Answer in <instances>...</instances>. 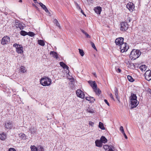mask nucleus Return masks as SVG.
I'll return each instance as SVG.
<instances>
[{
  "mask_svg": "<svg viewBox=\"0 0 151 151\" xmlns=\"http://www.w3.org/2000/svg\"><path fill=\"white\" fill-rule=\"evenodd\" d=\"M95 101V99L92 97H91V102H93Z\"/></svg>",
  "mask_w": 151,
  "mask_h": 151,
  "instance_id": "obj_40",
  "label": "nucleus"
},
{
  "mask_svg": "<svg viewBox=\"0 0 151 151\" xmlns=\"http://www.w3.org/2000/svg\"><path fill=\"white\" fill-rule=\"evenodd\" d=\"M122 134H123L124 136V137L126 139H127V136L126 135V134L124 132Z\"/></svg>",
  "mask_w": 151,
  "mask_h": 151,
  "instance_id": "obj_50",
  "label": "nucleus"
},
{
  "mask_svg": "<svg viewBox=\"0 0 151 151\" xmlns=\"http://www.w3.org/2000/svg\"><path fill=\"white\" fill-rule=\"evenodd\" d=\"M101 141L102 142V143H105L107 142V140L106 138V137L104 136H102L101 137L100 139Z\"/></svg>",
  "mask_w": 151,
  "mask_h": 151,
  "instance_id": "obj_24",
  "label": "nucleus"
},
{
  "mask_svg": "<svg viewBox=\"0 0 151 151\" xmlns=\"http://www.w3.org/2000/svg\"><path fill=\"white\" fill-rule=\"evenodd\" d=\"M127 7L130 11H132L134 8V4L131 2H129L127 5Z\"/></svg>",
  "mask_w": 151,
  "mask_h": 151,
  "instance_id": "obj_11",
  "label": "nucleus"
},
{
  "mask_svg": "<svg viewBox=\"0 0 151 151\" xmlns=\"http://www.w3.org/2000/svg\"><path fill=\"white\" fill-rule=\"evenodd\" d=\"M30 148L32 151H37L38 150V149L35 145L31 146Z\"/></svg>",
  "mask_w": 151,
  "mask_h": 151,
  "instance_id": "obj_30",
  "label": "nucleus"
},
{
  "mask_svg": "<svg viewBox=\"0 0 151 151\" xmlns=\"http://www.w3.org/2000/svg\"><path fill=\"white\" fill-rule=\"evenodd\" d=\"M120 49L121 52H126L129 48V46L126 43H124L120 46Z\"/></svg>",
  "mask_w": 151,
  "mask_h": 151,
  "instance_id": "obj_5",
  "label": "nucleus"
},
{
  "mask_svg": "<svg viewBox=\"0 0 151 151\" xmlns=\"http://www.w3.org/2000/svg\"><path fill=\"white\" fill-rule=\"evenodd\" d=\"M99 127L101 129L104 130L105 129L103 124L101 122H99Z\"/></svg>",
  "mask_w": 151,
  "mask_h": 151,
  "instance_id": "obj_26",
  "label": "nucleus"
},
{
  "mask_svg": "<svg viewBox=\"0 0 151 151\" xmlns=\"http://www.w3.org/2000/svg\"><path fill=\"white\" fill-rule=\"evenodd\" d=\"M131 20V19L129 16L126 17L125 18V20L126 22H126L127 23H129L130 22Z\"/></svg>",
  "mask_w": 151,
  "mask_h": 151,
  "instance_id": "obj_27",
  "label": "nucleus"
},
{
  "mask_svg": "<svg viewBox=\"0 0 151 151\" xmlns=\"http://www.w3.org/2000/svg\"><path fill=\"white\" fill-rule=\"evenodd\" d=\"M91 86L93 89V91L95 92L96 94L99 95L101 93V91L99 88H97V85L95 81H89L88 82Z\"/></svg>",
  "mask_w": 151,
  "mask_h": 151,
  "instance_id": "obj_3",
  "label": "nucleus"
},
{
  "mask_svg": "<svg viewBox=\"0 0 151 151\" xmlns=\"http://www.w3.org/2000/svg\"><path fill=\"white\" fill-rule=\"evenodd\" d=\"M149 92L150 93H151V89H150L149 91Z\"/></svg>",
  "mask_w": 151,
  "mask_h": 151,
  "instance_id": "obj_62",
  "label": "nucleus"
},
{
  "mask_svg": "<svg viewBox=\"0 0 151 151\" xmlns=\"http://www.w3.org/2000/svg\"><path fill=\"white\" fill-rule=\"evenodd\" d=\"M40 83L43 86H49L51 84V80L49 78L44 76L40 80Z\"/></svg>",
  "mask_w": 151,
  "mask_h": 151,
  "instance_id": "obj_2",
  "label": "nucleus"
},
{
  "mask_svg": "<svg viewBox=\"0 0 151 151\" xmlns=\"http://www.w3.org/2000/svg\"><path fill=\"white\" fill-rule=\"evenodd\" d=\"M130 102L131 103V109L136 107L139 104V102L137 100L134 101H130Z\"/></svg>",
  "mask_w": 151,
  "mask_h": 151,
  "instance_id": "obj_10",
  "label": "nucleus"
},
{
  "mask_svg": "<svg viewBox=\"0 0 151 151\" xmlns=\"http://www.w3.org/2000/svg\"><path fill=\"white\" fill-rule=\"evenodd\" d=\"M130 101H136L137 100V96L136 94L132 93L131 96L129 97Z\"/></svg>",
  "mask_w": 151,
  "mask_h": 151,
  "instance_id": "obj_18",
  "label": "nucleus"
},
{
  "mask_svg": "<svg viewBox=\"0 0 151 151\" xmlns=\"http://www.w3.org/2000/svg\"><path fill=\"white\" fill-rule=\"evenodd\" d=\"M88 1H92V0H87Z\"/></svg>",
  "mask_w": 151,
  "mask_h": 151,
  "instance_id": "obj_59",
  "label": "nucleus"
},
{
  "mask_svg": "<svg viewBox=\"0 0 151 151\" xmlns=\"http://www.w3.org/2000/svg\"><path fill=\"white\" fill-rule=\"evenodd\" d=\"M89 124L90 125L93 126L94 124V123L90 121L89 122Z\"/></svg>",
  "mask_w": 151,
  "mask_h": 151,
  "instance_id": "obj_46",
  "label": "nucleus"
},
{
  "mask_svg": "<svg viewBox=\"0 0 151 151\" xmlns=\"http://www.w3.org/2000/svg\"><path fill=\"white\" fill-rule=\"evenodd\" d=\"M104 101L107 104V105L108 106H110V104H109V103L108 102L107 100H106V99H105L104 100Z\"/></svg>",
  "mask_w": 151,
  "mask_h": 151,
  "instance_id": "obj_42",
  "label": "nucleus"
},
{
  "mask_svg": "<svg viewBox=\"0 0 151 151\" xmlns=\"http://www.w3.org/2000/svg\"><path fill=\"white\" fill-rule=\"evenodd\" d=\"M22 135H23V134H22ZM23 135L24 136V135H25V134H23Z\"/></svg>",
  "mask_w": 151,
  "mask_h": 151,
  "instance_id": "obj_63",
  "label": "nucleus"
},
{
  "mask_svg": "<svg viewBox=\"0 0 151 151\" xmlns=\"http://www.w3.org/2000/svg\"><path fill=\"white\" fill-rule=\"evenodd\" d=\"M6 138V136L4 133L3 132L1 134H0V139L2 140H4Z\"/></svg>",
  "mask_w": 151,
  "mask_h": 151,
  "instance_id": "obj_22",
  "label": "nucleus"
},
{
  "mask_svg": "<svg viewBox=\"0 0 151 151\" xmlns=\"http://www.w3.org/2000/svg\"><path fill=\"white\" fill-rule=\"evenodd\" d=\"M76 6V8L78 10L79 9H81V8L80 7L78 4L76 2H74Z\"/></svg>",
  "mask_w": 151,
  "mask_h": 151,
  "instance_id": "obj_37",
  "label": "nucleus"
},
{
  "mask_svg": "<svg viewBox=\"0 0 151 151\" xmlns=\"http://www.w3.org/2000/svg\"><path fill=\"white\" fill-rule=\"evenodd\" d=\"M23 48L21 45H19L16 49V52L19 54H22L23 52Z\"/></svg>",
  "mask_w": 151,
  "mask_h": 151,
  "instance_id": "obj_12",
  "label": "nucleus"
},
{
  "mask_svg": "<svg viewBox=\"0 0 151 151\" xmlns=\"http://www.w3.org/2000/svg\"><path fill=\"white\" fill-rule=\"evenodd\" d=\"M20 70L21 72L24 73L26 70H25V67L22 66L20 68Z\"/></svg>",
  "mask_w": 151,
  "mask_h": 151,
  "instance_id": "obj_32",
  "label": "nucleus"
},
{
  "mask_svg": "<svg viewBox=\"0 0 151 151\" xmlns=\"http://www.w3.org/2000/svg\"><path fill=\"white\" fill-rule=\"evenodd\" d=\"M141 52L138 50L133 49L130 54V58L132 60H134L137 58L140 55Z\"/></svg>",
  "mask_w": 151,
  "mask_h": 151,
  "instance_id": "obj_1",
  "label": "nucleus"
},
{
  "mask_svg": "<svg viewBox=\"0 0 151 151\" xmlns=\"http://www.w3.org/2000/svg\"><path fill=\"white\" fill-rule=\"evenodd\" d=\"M27 35L31 37H33L35 35V34L32 32H27Z\"/></svg>",
  "mask_w": 151,
  "mask_h": 151,
  "instance_id": "obj_36",
  "label": "nucleus"
},
{
  "mask_svg": "<svg viewBox=\"0 0 151 151\" xmlns=\"http://www.w3.org/2000/svg\"><path fill=\"white\" fill-rule=\"evenodd\" d=\"M58 22V20L56 19H55L54 20V22L55 24H56Z\"/></svg>",
  "mask_w": 151,
  "mask_h": 151,
  "instance_id": "obj_52",
  "label": "nucleus"
},
{
  "mask_svg": "<svg viewBox=\"0 0 151 151\" xmlns=\"http://www.w3.org/2000/svg\"><path fill=\"white\" fill-rule=\"evenodd\" d=\"M19 45V44H18L17 43H15L13 45V46L15 47L16 49V48L18 47V46Z\"/></svg>",
  "mask_w": 151,
  "mask_h": 151,
  "instance_id": "obj_45",
  "label": "nucleus"
},
{
  "mask_svg": "<svg viewBox=\"0 0 151 151\" xmlns=\"http://www.w3.org/2000/svg\"><path fill=\"white\" fill-rule=\"evenodd\" d=\"M10 37L7 35H6L3 37L1 41V44L3 45H7L10 42Z\"/></svg>",
  "mask_w": 151,
  "mask_h": 151,
  "instance_id": "obj_4",
  "label": "nucleus"
},
{
  "mask_svg": "<svg viewBox=\"0 0 151 151\" xmlns=\"http://www.w3.org/2000/svg\"><path fill=\"white\" fill-rule=\"evenodd\" d=\"M78 50H79V53H80V55L81 56H83V55L84 54V53L83 50H81V49H79Z\"/></svg>",
  "mask_w": 151,
  "mask_h": 151,
  "instance_id": "obj_33",
  "label": "nucleus"
},
{
  "mask_svg": "<svg viewBox=\"0 0 151 151\" xmlns=\"http://www.w3.org/2000/svg\"><path fill=\"white\" fill-rule=\"evenodd\" d=\"M20 34L23 36H25L27 35V32L24 30H22L20 32Z\"/></svg>",
  "mask_w": 151,
  "mask_h": 151,
  "instance_id": "obj_31",
  "label": "nucleus"
},
{
  "mask_svg": "<svg viewBox=\"0 0 151 151\" xmlns=\"http://www.w3.org/2000/svg\"><path fill=\"white\" fill-rule=\"evenodd\" d=\"M17 23H18V22H16V25L17 28H19L21 30L23 29H24L25 26V25L22 22L19 23L18 24Z\"/></svg>",
  "mask_w": 151,
  "mask_h": 151,
  "instance_id": "obj_13",
  "label": "nucleus"
},
{
  "mask_svg": "<svg viewBox=\"0 0 151 151\" xmlns=\"http://www.w3.org/2000/svg\"><path fill=\"white\" fill-rule=\"evenodd\" d=\"M114 91L115 93V95L116 96L119 95L118 94V90L116 87H115Z\"/></svg>",
  "mask_w": 151,
  "mask_h": 151,
  "instance_id": "obj_35",
  "label": "nucleus"
},
{
  "mask_svg": "<svg viewBox=\"0 0 151 151\" xmlns=\"http://www.w3.org/2000/svg\"><path fill=\"white\" fill-rule=\"evenodd\" d=\"M93 75L94 76H96V73H93Z\"/></svg>",
  "mask_w": 151,
  "mask_h": 151,
  "instance_id": "obj_60",
  "label": "nucleus"
},
{
  "mask_svg": "<svg viewBox=\"0 0 151 151\" xmlns=\"http://www.w3.org/2000/svg\"><path fill=\"white\" fill-rule=\"evenodd\" d=\"M120 130L122 133H123L124 132V130L123 127L122 126H121L120 127Z\"/></svg>",
  "mask_w": 151,
  "mask_h": 151,
  "instance_id": "obj_39",
  "label": "nucleus"
},
{
  "mask_svg": "<svg viewBox=\"0 0 151 151\" xmlns=\"http://www.w3.org/2000/svg\"><path fill=\"white\" fill-rule=\"evenodd\" d=\"M32 5L33 6H34L35 7V6H36L35 4H33Z\"/></svg>",
  "mask_w": 151,
  "mask_h": 151,
  "instance_id": "obj_57",
  "label": "nucleus"
},
{
  "mask_svg": "<svg viewBox=\"0 0 151 151\" xmlns=\"http://www.w3.org/2000/svg\"><path fill=\"white\" fill-rule=\"evenodd\" d=\"M50 54V55H52V56L56 59H58L59 58L58 54L55 52L51 51Z\"/></svg>",
  "mask_w": 151,
  "mask_h": 151,
  "instance_id": "obj_21",
  "label": "nucleus"
},
{
  "mask_svg": "<svg viewBox=\"0 0 151 151\" xmlns=\"http://www.w3.org/2000/svg\"><path fill=\"white\" fill-rule=\"evenodd\" d=\"M19 99H21V98L20 97H19Z\"/></svg>",
  "mask_w": 151,
  "mask_h": 151,
  "instance_id": "obj_64",
  "label": "nucleus"
},
{
  "mask_svg": "<svg viewBox=\"0 0 151 151\" xmlns=\"http://www.w3.org/2000/svg\"><path fill=\"white\" fill-rule=\"evenodd\" d=\"M104 148L105 150H108L106 151H114L112 149V148H113V147L112 146H110L107 145H104Z\"/></svg>",
  "mask_w": 151,
  "mask_h": 151,
  "instance_id": "obj_17",
  "label": "nucleus"
},
{
  "mask_svg": "<svg viewBox=\"0 0 151 151\" xmlns=\"http://www.w3.org/2000/svg\"><path fill=\"white\" fill-rule=\"evenodd\" d=\"M116 98L117 100L119 102H120V97H119V95H118L117 96H116Z\"/></svg>",
  "mask_w": 151,
  "mask_h": 151,
  "instance_id": "obj_48",
  "label": "nucleus"
},
{
  "mask_svg": "<svg viewBox=\"0 0 151 151\" xmlns=\"http://www.w3.org/2000/svg\"><path fill=\"white\" fill-rule=\"evenodd\" d=\"M5 127L8 129H10L12 128L13 124L12 122H6L4 124Z\"/></svg>",
  "mask_w": 151,
  "mask_h": 151,
  "instance_id": "obj_14",
  "label": "nucleus"
},
{
  "mask_svg": "<svg viewBox=\"0 0 151 151\" xmlns=\"http://www.w3.org/2000/svg\"><path fill=\"white\" fill-rule=\"evenodd\" d=\"M86 99L87 100L90 101L91 102V96L86 97Z\"/></svg>",
  "mask_w": 151,
  "mask_h": 151,
  "instance_id": "obj_47",
  "label": "nucleus"
},
{
  "mask_svg": "<svg viewBox=\"0 0 151 151\" xmlns=\"http://www.w3.org/2000/svg\"><path fill=\"white\" fill-rule=\"evenodd\" d=\"M35 7L37 10H39V8L36 6H35Z\"/></svg>",
  "mask_w": 151,
  "mask_h": 151,
  "instance_id": "obj_56",
  "label": "nucleus"
},
{
  "mask_svg": "<svg viewBox=\"0 0 151 151\" xmlns=\"http://www.w3.org/2000/svg\"><path fill=\"white\" fill-rule=\"evenodd\" d=\"M38 148L39 151H44V148L42 146L40 145L38 146Z\"/></svg>",
  "mask_w": 151,
  "mask_h": 151,
  "instance_id": "obj_34",
  "label": "nucleus"
},
{
  "mask_svg": "<svg viewBox=\"0 0 151 151\" xmlns=\"http://www.w3.org/2000/svg\"><path fill=\"white\" fill-rule=\"evenodd\" d=\"M84 35L86 36L87 38H90L91 37L86 32L84 34Z\"/></svg>",
  "mask_w": 151,
  "mask_h": 151,
  "instance_id": "obj_43",
  "label": "nucleus"
},
{
  "mask_svg": "<svg viewBox=\"0 0 151 151\" xmlns=\"http://www.w3.org/2000/svg\"><path fill=\"white\" fill-rule=\"evenodd\" d=\"M121 70L119 68H118L116 70V71L117 72L120 73L121 72Z\"/></svg>",
  "mask_w": 151,
  "mask_h": 151,
  "instance_id": "obj_51",
  "label": "nucleus"
},
{
  "mask_svg": "<svg viewBox=\"0 0 151 151\" xmlns=\"http://www.w3.org/2000/svg\"><path fill=\"white\" fill-rule=\"evenodd\" d=\"M81 31L84 34H85L86 32L84 30L82 29H81Z\"/></svg>",
  "mask_w": 151,
  "mask_h": 151,
  "instance_id": "obj_54",
  "label": "nucleus"
},
{
  "mask_svg": "<svg viewBox=\"0 0 151 151\" xmlns=\"http://www.w3.org/2000/svg\"><path fill=\"white\" fill-rule=\"evenodd\" d=\"M139 68L142 71H145L146 69L147 66L145 65H142L139 67Z\"/></svg>",
  "mask_w": 151,
  "mask_h": 151,
  "instance_id": "obj_25",
  "label": "nucleus"
},
{
  "mask_svg": "<svg viewBox=\"0 0 151 151\" xmlns=\"http://www.w3.org/2000/svg\"><path fill=\"white\" fill-rule=\"evenodd\" d=\"M38 44L41 46H44L45 45V43L43 40H39L38 41Z\"/></svg>",
  "mask_w": 151,
  "mask_h": 151,
  "instance_id": "obj_28",
  "label": "nucleus"
},
{
  "mask_svg": "<svg viewBox=\"0 0 151 151\" xmlns=\"http://www.w3.org/2000/svg\"><path fill=\"white\" fill-rule=\"evenodd\" d=\"M88 111L90 113H93V110H88Z\"/></svg>",
  "mask_w": 151,
  "mask_h": 151,
  "instance_id": "obj_55",
  "label": "nucleus"
},
{
  "mask_svg": "<svg viewBox=\"0 0 151 151\" xmlns=\"http://www.w3.org/2000/svg\"><path fill=\"white\" fill-rule=\"evenodd\" d=\"M79 10H80L81 11V12L82 14H83V15H85L84 14V13L83 11V10L81 8V9H78Z\"/></svg>",
  "mask_w": 151,
  "mask_h": 151,
  "instance_id": "obj_53",
  "label": "nucleus"
},
{
  "mask_svg": "<svg viewBox=\"0 0 151 151\" xmlns=\"http://www.w3.org/2000/svg\"><path fill=\"white\" fill-rule=\"evenodd\" d=\"M19 2H22V0H19Z\"/></svg>",
  "mask_w": 151,
  "mask_h": 151,
  "instance_id": "obj_58",
  "label": "nucleus"
},
{
  "mask_svg": "<svg viewBox=\"0 0 151 151\" xmlns=\"http://www.w3.org/2000/svg\"><path fill=\"white\" fill-rule=\"evenodd\" d=\"M127 77L128 81L131 82H132L134 81V80L132 76H128Z\"/></svg>",
  "mask_w": 151,
  "mask_h": 151,
  "instance_id": "obj_29",
  "label": "nucleus"
},
{
  "mask_svg": "<svg viewBox=\"0 0 151 151\" xmlns=\"http://www.w3.org/2000/svg\"><path fill=\"white\" fill-rule=\"evenodd\" d=\"M95 143L96 146L97 147H101L102 146V143L100 140H96L95 142Z\"/></svg>",
  "mask_w": 151,
  "mask_h": 151,
  "instance_id": "obj_20",
  "label": "nucleus"
},
{
  "mask_svg": "<svg viewBox=\"0 0 151 151\" xmlns=\"http://www.w3.org/2000/svg\"><path fill=\"white\" fill-rule=\"evenodd\" d=\"M94 10L96 14H100L102 10V8L100 6H97L95 7Z\"/></svg>",
  "mask_w": 151,
  "mask_h": 151,
  "instance_id": "obj_16",
  "label": "nucleus"
},
{
  "mask_svg": "<svg viewBox=\"0 0 151 151\" xmlns=\"http://www.w3.org/2000/svg\"><path fill=\"white\" fill-rule=\"evenodd\" d=\"M39 4L40 5V6L42 7V8L48 14H50V12H49V10L47 8L46 6L45 5L43 4L41 2L39 3Z\"/></svg>",
  "mask_w": 151,
  "mask_h": 151,
  "instance_id": "obj_15",
  "label": "nucleus"
},
{
  "mask_svg": "<svg viewBox=\"0 0 151 151\" xmlns=\"http://www.w3.org/2000/svg\"><path fill=\"white\" fill-rule=\"evenodd\" d=\"M124 38L122 37H119L117 38L115 40V42L116 45H118L120 46L123 43H124L123 42Z\"/></svg>",
  "mask_w": 151,
  "mask_h": 151,
  "instance_id": "obj_8",
  "label": "nucleus"
},
{
  "mask_svg": "<svg viewBox=\"0 0 151 151\" xmlns=\"http://www.w3.org/2000/svg\"><path fill=\"white\" fill-rule=\"evenodd\" d=\"M76 94L77 96L79 97L82 99H83L84 98L85 95L83 92L80 89H78L77 90Z\"/></svg>",
  "mask_w": 151,
  "mask_h": 151,
  "instance_id": "obj_9",
  "label": "nucleus"
},
{
  "mask_svg": "<svg viewBox=\"0 0 151 151\" xmlns=\"http://www.w3.org/2000/svg\"><path fill=\"white\" fill-rule=\"evenodd\" d=\"M90 43H91V45L92 47L94 49L97 50V49H96V48L95 45V44H94V43L92 42H91Z\"/></svg>",
  "mask_w": 151,
  "mask_h": 151,
  "instance_id": "obj_38",
  "label": "nucleus"
},
{
  "mask_svg": "<svg viewBox=\"0 0 151 151\" xmlns=\"http://www.w3.org/2000/svg\"><path fill=\"white\" fill-rule=\"evenodd\" d=\"M56 24V26L60 28V29L61 27L60 26L59 23L58 22V23H57Z\"/></svg>",
  "mask_w": 151,
  "mask_h": 151,
  "instance_id": "obj_49",
  "label": "nucleus"
},
{
  "mask_svg": "<svg viewBox=\"0 0 151 151\" xmlns=\"http://www.w3.org/2000/svg\"><path fill=\"white\" fill-rule=\"evenodd\" d=\"M121 30L123 31H126L128 28V24L125 22L121 23Z\"/></svg>",
  "mask_w": 151,
  "mask_h": 151,
  "instance_id": "obj_6",
  "label": "nucleus"
},
{
  "mask_svg": "<svg viewBox=\"0 0 151 151\" xmlns=\"http://www.w3.org/2000/svg\"><path fill=\"white\" fill-rule=\"evenodd\" d=\"M33 0L35 2V3L36 2L35 1H36L37 0Z\"/></svg>",
  "mask_w": 151,
  "mask_h": 151,
  "instance_id": "obj_61",
  "label": "nucleus"
},
{
  "mask_svg": "<svg viewBox=\"0 0 151 151\" xmlns=\"http://www.w3.org/2000/svg\"><path fill=\"white\" fill-rule=\"evenodd\" d=\"M109 96L110 98L114 101V97L113 96L112 94L111 93H110L109 94Z\"/></svg>",
  "mask_w": 151,
  "mask_h": 151,
  "instance_id": "obj_41",
  "label": "nucleus"
},
{
  "mask_svg": "<svg viewBox=\"0 0 151 151\" xmlns=\"http://www.w3.org/2000/svg\"><path fill=\"white\" fill-rule=\"evenodd\" d=\"M37 129L34 127H31L29 129V131L32 134H34L36 132Z\"/></svg>",
  "mask_w": 151,
  "mask_h": 151,
  "instance_id": "obj_19",
  "label": "nucleus"
},
{
  "mask_svg": "<svg viewBox=\"0 0 151 151\" xmlns=\"http://www.w3.org/2000/svg\"><path fill=\"white\" fill-rule=\"evenodd\" d=\"M145 78L147 81L151 80V71L150 70H147L145 73Z\"/></svg>",
  "mask_w": 151,
  "mask_h": 151,
  "instance_id": "obj_7",
  "label": "nucleus"
},
{
  "mask_svg": "<svg viewBox=\"0 0 151 151\" xmlns=\"http://www.w3.org/2000/svg\"><path fill=\"white\" fill-rule=\"evenodd\" d=\"M9 151H16V150L14 148H10L9 149Z\"/></svg>",
  "mask_w": 151,
  "mask_h": 151,
  "instance_id": "obj_44",
  "label": "nucleus"
},
{
  "mask_svg": "<svg viewBox=\"0 0 151 151\" xmlns=\"http://www.w3.org/2000/svg\"><path fill=\"white\" fill-rule=\"evenodd\" d=\"M60 65L61 67H63L64 69H68L69 67L63 62H60Z\"/></svg>",
  "mask_w": 151,
  "mask_h": 151,
  "instance_id": "obj_23",
  "label": "nucleus"
}]
</instances>
